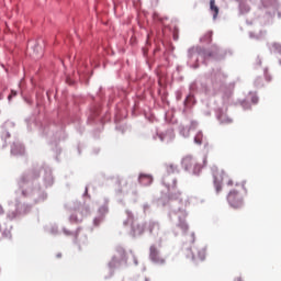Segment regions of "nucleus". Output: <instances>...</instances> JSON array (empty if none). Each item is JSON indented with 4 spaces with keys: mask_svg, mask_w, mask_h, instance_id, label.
I'll return each instance as SVG.
<instances>
[{
    "mask_svg": "<svg viewBox=\"0 0 281 281\" xmlns=\"http://www.w3.org/2000/svg\"><path fill=\"white\" fill-rule=\"evenodd\" d=\"M151 43H153V37H150V34H147L146 46L150 47Z\"/></svg>",
    "mask_w": 281,
    "mask_h": 281,
    "instance_id": "nucleus-50",
    "label": "nucleus"
},
{
    "mask_svg": "<svg viewBox=\"0 0 281 281\" xmlns=\"http://www.w3.org/2000/svg\"><path fill=\"white\" fill-rule=\"evenodd\" d=\"M167 49H168V52H175V46H172V44H169Z\"/></svg>",
    "mask_w": 281,
    "mask_h": 281,
    "instance_id": "nucleus-54",
    "label": "nucleus"
},
{
    "mask_svg": "<svg viewBox=\"0 0 281 281\" xmlns=\"http://www.w3.org/2000/svg\"><path fill=\"white\" fill-rule=\"evenodd\" d=\"M16 128V123H14V121H5L2 125H1V132H0V137L2 139L3 145L2 147L5 148V146H8V139H10V137H12V133H14V130Z\"/></svg>",
    "mask_w": 281,
    "mask_h": 281,
    "instance_id": "nucleus-18",
    "label": "nucleus"
},
{
    "mask_svg": "<svg viewBox=\"0 0 281 281\" xmlns=\"http://www.w3.org/2000/svg\"><path fill=\"white\" fill-rule=\"evenodd\" d=\"M126 218L123 221L124 227L131 228V236L136 238V236H142L145 232H148L149 236L154 238L158 246L161 247V244L168 240V233L161 228V224L157 220H149L143 224H139L137 215L131 210H125Z\"/></svg>",
    "mask_w": 281,
    "mask_h": 281,
    "instance_id": "nucleus-5",
    "label": "nucleus"
},
{
    "mask_svg": "<svg viewBox=\"0 0 281 281\" xmlns=\"http://www.w3.org/2000/svg\"><path fill=\"white\" fill-rule=\"evenodd\" d=\"M182 247L186 251V257L189 260H192V262H196L198 260H201V262H203V260H205V256L207 254L206 246L199 248V247H192V246L188 247V244H183Z\"/></svg>",
    "mask_w": 281,
    "mask_h": 281,
    "instance_id": "nucleus-14",
    "label": "nucleus"
},
{
    "mask_svg": "<svg viewBox=\"0 0 281 281\" xmlns=\"http://www.w3.org/2000/svg\"><path fill=\"white\" fill-rule=\"evenodd\" d=\"M45 95L47 97V100H50L49 92H46Z\"/></svg>",
    "mask_w": 281,
    "mask_h": 281,
    "instance_id": "nucleus-64",
    "label": "nucleus"
},
{
    "mask_svg": "<svg viewBox=\"0 0 281 281\" xmlns=\"http://www.w3.org/2000/svg\"><path fill=\"white\" fill-rule=\"evenodd\" d=\"M124 194H131L133 202L137 203V200L139 199L137 182L127 179L124 181L121 188L116 190L117 203H121V205H124V200L121 198Z\"/></svg>",
    "mask_w": 281,
    "mask_h": 281,
    "instance_id": "nucleus-10",
    "label": "nucleus"
},
{
    "mask_svg": "<svg viewBox=\"0 0 281 281\" xmlns=\"http://www.w3.org/2000/svg\"><path fill=\"white\" fill-rule=\"evenodd\" d=\"M248 36L252 41H262V38H265V36H267V32L266 31H260L259 33H256V32L250 31L248 33Z\"/></svg>",
    "mask_w": 281,
    "mask_h": 281,
    "instance_id": "nucleus-34",
    "label": "nucleus"
},
{
    "mask_svg": "<svg viewBox=\"0 0 281 281\" xmlns=\"http://www.w3.org/2000/svg\"><path fill=\"white\" fill-rule=\"evenodd\" d=\"M12 98H16V91L15 90H11V93L8 95V101L12 102Z\"/></svg>",
    "mask_w": 281,
    "mask_h": 281,
    "instance_id": "nucleus-47",
    "label": "nucleus"
},
{
    "mask_svg": "<svg viewBox=\"0 0 281 281\" xmlns=\"http://www.w3.org/2000/svg\"><path fill=\"white\" fill-rule=\"evenodd\" d=\"M231 97H232V92H225V93H224V98L229 99Z\"/></svg>",
    "mask_w": 281,
    "mask_h": 281,
    "instance_id": "nucleus-55",
    "label": "nucleus"
},
{
    "mask_svg": "<svg viewBox=\"0 0 281 281\" xmlns=\"http://www.w3.org/2000/svg\"><path fill=\"white\" fill-rule=\"evenodd\" d=\"M103 204L98 209L97 215L92 220V227H100L104 221H106V214H109V198L103 199Z\"/></svg>",
    "mask_w": 281,
    "mask_h": 281,
    "instance_id": "nucleus-17",
    "label": "nucleus"
},
{
    "mask_svg": "<svg viewBox=\"0 0 281 281\" xmlns=\"http://www.w3.org/2000/svg\"><path fill=\"white\" fill-rule=\"evenodd\" d=\"M63 234H64L65 236H74V237L76 238V233H74V232H71V231H69V229H67L66 227H63Z\"/></svg>",
    "mask_w": 281,
    "mask_h": 281,
    "instance_id": "nucleus-43",
    "label": "nucleus"
},
{
    "mask_svg": "<svg viewBox=\"0 0 281 281\" xmlns=\"http://www.w3.org/2000/svg\"><path fill=\"white\" fill-rule=\"evenodd\" d=\"M228 54L232 56V50L221 48L216 44H213L210 48H205V46L190 47L187 55V67L199 69L200 58L204 65H207V60H224Z\"/></svg>",
    "mask_w": 281,
    "mask_h": 281,
    "instance_id": "nucleus-6",
    "label": "nucleus"
},
{
    "mask_svg": "<svg viewBox=\"0 0 281 281\" xmlns=\"http://www.w3.org/2000/svg\"><path fill=\"white\" fill-rule=\"evenodd\" d=\"M82 228L78 227L75 232V239L74 243L77 245L79 251L82 250V247H87L89 245V238L87 237V234H81Z\"/></svg>",
    "mask_w": 281,
    "mask_h": 281,
    "instance_id": "nucleus-23",
    "label": "nucleus"
},
{
    "mask_svg": "<svg viewBox=\"0 0 281 281\" xmlns=\"http://www.w3.org/2000/svg\"><path fill=\"white\" fill-rule=\"evenodd\" d=\"M194 240H196V236L194 235V233H191V235H190L191 245H193Z\"/></svg>",
    "mask_w": 281,
    "mask_h": 281,
    "instance_id": "nucleus-51",
    "label": "nucleus"
},
{
    "mask_svg": "<svg viewBox=\"0 0 281 281\" xmlns=\"http://www.w3.org/2000/svg\"><path fill=\"white\" fill-rule=\"evenodd\" d=\"M212 36H214L213 31L206 32L202 37H200V43L203 45H210V43H212Z\"/></svg>",
    "mask_w": 281,
    "mask_h": 281,
    "instance_id": "nucleus-35",
    "label": "nucleus"
},
{
    "mask_svg": "<svg viewBox=\"0 0 281 281\" xmlns=\"http://www.w3.org/2000/svg\"><path fill=\"white\" fill-rule=\"evenodd\" d=\"M90 65L91 67H99L100 64L93 63V59H90Z\"/></svg>",
    "mask_w": 281,
    "mask_h": 281,
    "instance_id": "nucleus-53",
    "label": "nucleus"
},
{
    "mask_svg": "<svg viewBox=\"0 0 281 281\" xmlns=\"http://www.w3.org/2000/svg\"><path fill=\"white\" fill-rule=\"evenodd\" d=\"M11 155L13 157L25 156V145H23L19 139L13 140L11 144Z\"/></svg>",
    "mask_w": 281,
    "mask_h": 281,
    "instance_id": "nucleus-24",
    "label": "nucleus"
},
{
    "mask_svg": "<svg viewBox=\"0 0 281 281\" xmlns=\"http://www.w3.org/2000/svg\"><path fill=\"white\" fill-rule=\"evenodd\" d=\"M263 76L266 82H271L273 80V77L269 74V68L263 69Z\"/></svg>",
    "mask_w": 281,
    "mask_h": 281,
    "instance_id": "nucleus-40",
    "label": "nucleus"
},
{
    "mask_svg": "<svg viewBox=\"0 0 281 281\" xmlns=\"http://www.w3.org/2000/svg\"><path fill=\"white\" fill-rule=\"evenodd\" d=\"M121 120H122V116H120V114H115V123H116L115 128L119 131V133H122V135H124V133H126V131H128L130 127L127 124L117 123Z\"/></svg>",
    "mask_w": 281,
    "mask_h": 281,
    "instance_id": "nucleus-33",
    "label": "nucleus"
},
{
    "mask_svg": "<svg viewBox=\"0 0 281 281\" xmlns=\"http://www.w3.org/2000/svg\"><path fill=\"white\" fill-rule=\"evenodd\" d=\"M210 14L213 16V21H216L218 19V12H221V9L218 5H216V0H210V8H209Z\"/></svg>",
    "mask_w": 281,
    "mask_h": 281,
    "instance_id": "nucleus-31",
    "label": "nucleus"
},
{
    "mask_svg": "<svg viewBox=\"0 0 281 281\" xmlns=\"http://www.w3.org/2000/svg\"><path fill=\"white\" fill-rule=\"evenodd\" d=\"M128 259L130 257L128 252H126V249H124L122 246H117L115 248V254L108 262L109 273L104 277V280L113 278L117 269H128V267H131V261Z\"/></svg>",
    "mask_w": 281,
    "mask_h": 281,
    "instance_id": "nucleus-8",
    "label": "nucleus"
},
{
    "mask_svg": "<svg viewBox=\"0 0 281 281\" xmlns=\"http://www.w3.org/2000/svg\"><path fill=\"white\" fill-rule=\"evenodd\" d=\"M260 98H258L256 92H249L248 95L240 101V106L244 111H251V104H258Z\"/></svg>",
    "mask_w": 281,
    "mask_h": 281,
    "instance_id": "nucleus-22",
    "label": "nucleus"
},
{
    "mask_svg": "<svg viewBox=\"0 0 281 281\" xmlns=\"http://www.w3.org/2000/svg\"><path fill=\"white\" fill-rule=\"evenodd\" d=\"M206 164H207V157H204L203 158V165L206 166Z\"/></svg>",
    "mask_w": 281,
    "mask_h": 281,
    "instance_id": "nucleus-61",
    "label": "nucleus"
},
{
    "mask_svg": "<svg viewBox=\"0 0 281 281\" xmlns=\"http://www.w3.org/2000/svg\"><path fill=\"white\" fill-rule=\"evenodd\" d=\"M0 238H7V240H12V225L0 224Z\"/></svg>",
    "mask_w": 281,
    "mask_h": 281,
    "instance_id": "nucleus-28",
    "label": "nucleus"
},
{
    "mask_svg": "<svg viewBox=\"0 0 281 281\" xmlns=\"http://www.w3.org/2000/svg\"><path fill=\"white\" fill-rule=\"evenodd\" d=\"M211 170L213 176V186L215 188L216 194H221V192L223 191V183L226 182L227 186H234V181L229 179L225 171H218V167L216 166H213Z\"/></svg>",
    "mask_w": 281,
    "mask_h": 281,
    "instance_id": "nucleus-13",
    "label": "nucleus"
},
{
    "mask_svg": "<svg viewBox=\"0 0 281 281\" xmlns=\"http://www.w3.org/2000/svg\"><path fill=\"white\" fill-rule=\"evenodd\" d=\"M225 80H227V74L221 68L213 69L210 76L204 74L196 77V79L189 85V93L182 101L180 111L183 115H186L190 109L196 106V95H214V93L225 87Z\"/></svg>",
    "mask_w": 281,
    "mask_h": 281,
    "instance_id": "nucleus-3",
    "label": "nucleus"
},
{
    "mask_svg": "<svg viewBox=\"0 0 281 281\" xmlns=\"http://www.w3.org/2000/svg\"><path fill=\"white\" fill-rule=\"evenodd\" d=\"M181 166L186 170V172H189V175H194L195 177H199L201 175V166L196 162V159L192 156H187L182 158Z\"/></svg>",
    "mask_w": 281,
    "mask_h": 281,
    "instance_id": "nucleus-16",
    "label": "nucleus"
},
{
    "mask_svg": "<svg viewBox=\"0 0 281 281\" xmlns=\"http://www.w3.org/2000/svg\"><path fill=\"white\" fill-rule=\"evenodd\" d=\"M177 172H179L177 165L171 164L167 166V173L162 177V186L167 188L168 196L171 201L170 210L168 213L169 220H178L177 226L180 227L183 234H186V232L189 229L188 223H186L188 213H186V210L181 209V206H175L178 203L177 200L181 196V192L177 191V178L173 177V175Z\"/></svg>",
    "mask_w": 281,
    "mask_h": 281,
    "instance_id": "nucleus-4",
    "label": "nucleus"
},
{
    "mask_svg": "<svg viewBox=\"0 0 281 281\" xmlns=\"http://www.w3.org/2000/svg\"><path fill=\"white\" fill-rule=\"evenodd\" d=\"M259 10H262L269 16H276V12L278 14V19H281L280 10V0H260Z\"/></svg>",
    "mask_w": 281,
    "mask_h": 281,
    "instance_id": "nucleus-15",
    "label": "nucleus"
},
{
    "mask_svg": "<svg viewBox=\"0 0 281 281\" xmlns=\"http://www.w3.org/2000/svg\"><path fill=\"white\" fill-rule=\"evenodd\" d=\"M65 207L68 210V212H74L69 216L70 223H82V218L89 214V209H85L82 206V203L80 201H72L65 204Z\"/></svg>",
    "mask_w": 281,
    "mask_h": 281,
    "instance_id": "nucleus-12",
    "label": "nucleus"
},
{
    "mask_svg": "<svg viewBox=\"0 0 281 281\" xmlns=\"http://www.w3.org/2000/svg\"><path fill=\"white\" fill-rule=\"evenodd\" d=\"M161 32H162L164 36H166V27L165 26L161 27Z\"/></svg>",
    "mask_w": 281,
    "mask_h": 281,
    "instance_id": "nucleus-60",
    "label": "nucleus"
},
{
    "mask_svg": "<svg viewBox=\"0 0 281 281\" xmlns=\"http://www.w3.org/2000/svg\"><path fill=\"white\" fill-rule=\"evenodd\" d=\"M44 102H45V93L37 92L36 93V106H43Z\"/></svg>",
    "mask_w": 281,
    "mask_h": 281,
    "instance_id": "nucleus-37",
    "label": "nucleus"
},
{
    "mask_svg": "<svg viewBox=\"0 0 281 281\" xmlns=\"http://www.w3.org/2000/svg\"><path fill=\"white\" fill-rule=\"evenodd\" d=\"M173 41H179V35H177L176 33H173Z\"/></svg>",
    "mask_w": 281,
    "mask_h": 281,
    "instance_id": "nucleus-59",
    "label": "nucleus"
},
{
    "mask_svg": "<svg viewBox=\"0 0 281 281\" xmlns=\"http://www.w3.org/2000/svg\"><path fill=\"white\" fill-rule=\"evenodd\" d=\"M23 100L26 104H29V106H32V104H34V101H32V99L27 98V97H23Z\"/></svg>",
    "mask_w": 281,
    "mask_h": 281,
    "instance_id": "nucleus-48",
    "label": "nucleus"
},
{
    "mask_svg": "<svg viewBox=\"0 0 281 281\" xmlns=\"http://www.w3.org/2000/svg\"><path fill=\"white\" fill-rule=\"evenodd\" d=\"M194 144H196L198 146H201V144H203V132L199 131L194 138H193Z\"/></svg>",
    "mask_w": 281,
    "mask_h": 281,
    "instance_id": "nucleus-38",
    "label": "nucleus"
},
{
    "mask_svg": "<svg viewBox=\"0 0 281 281\" xmlns=\"http://www.w3.org/2000/svg\"><path fill=\"white\" fill-rule=\"evenodd\" d=\"M104 92L102 91V87L99 88L97 92V97L91 95V103L86 111L87 125L88 126H97V131H100L102 126H104V120L100 116L102 111V102H104Z\"/></svg>",
    "mask_w": 281,
    "mask_h": 281,
    "instance_id": "nucleus-7",
    "label": "nucleus"
},
{
    "mask_svg": "<svg viewBox=\"0 0 281 281\" xmlns=\"http://www.w3.org/2000/svg\"><path fill=\"white\" fill-rule=\"evenodd\" d=\"M82 150H85V145L83 144H78L77 145V155H82Z\"/></svg>",
    "mask_w": 281,
    "mask_h": 281,
    "instance_id": "nucleus-45",
    "label": "nucleus"
},
{
    "mask_svg": "<svg viewBox=\"0 0 281 281\" xmlns=\"http://www.w3.org/2000/svg\"><path fill=\"white\" fill-rule=\"evenodd\" d=\"M160 142H166V144H170L175 139V130L168 128L165 133H157Z\"/></svg>",
    "mask_w": 281,
    "mask_h": 281,
    "instance_id": "nucleus-27",
    "label": "nucleus"
},
{
    "mask_svg": "<svg viewBox=\"0 0 281 281\" xmlns=\"http://www.w3.org/2000/svg\"><path fill=\"white\" fill-rule=\"evenodd\" d=\"M43 173V182L45 188H52L54 186V173L52 167L45 162L33 165L31 169L23 172L18 179V187L21 191L22 199H26L29 203L21 202L15 199L14 211L7 213L9 221H19L23 216H27L29 212H32V205H41L47 201V191L41 187V173Z\"/></svg>",
    "mask_w": 281,
    "mask_h": 281,
    "instance_id": "nucleus-1",
    "label": "nucleus"
},
{
    "mask_svg": "<svg viewBox=\"0 0 281 281\" xmlns=\"http://www.w3.org/2000/svg\"><path fill=\"white\" fill-rule=\"evenodd\" d=\"M93 76V70L89 67V64L85 60L79 61L77 68V77H66L67 85H74L77 80H80L83 85H89V80Z\"/></svg>",
    "mask_w": 281,
    "mask_h": 281,
    "instance_id": "nucleus-11",
    "label": "nucleus"
},
{
    "mask_svg": "<svg viewBox=\"0 0 281 281\" xmlns=\"http://www.w3.org/2000/svg\"><path fill=\"white\" fill-rule=\"evenodd\" d=\"M238 3L239 14H248L250 12L251 7L249 5V0H240L236 1Z\"/></svg>",
    "mask_w": 281,
    "mask_h": 281,
    "instance_id": "nucleus-30",
    "label": "nucleus"
},
{
    "mask_svg": "<svg viewBox=\"0 0 281 281\" xmlns=\"http://www.w3.org/2000/svg\"><path fill=\"white\" fill-rule=\"evenodd\" d=\"M153 175L150 173H139L138 175V183L143 186V188H148V186H153Z\"/></svg>",
    "mask_w": 281,
    "mask_h": 281,
    "instance_id": "nucleus-26",
    "label": "nucleus"
},
{
    "mask_svg": "<svg viewBox=\"0 0 281 281\" xmlns=\"http://www.w3.org/2000/svg\"><path fill=\"white\" fill-rule=\"evenodd\" d=\"M44 232L50 234V236H60V229H58V224L56 223L46 224Z\"/></svg>",
    "mask_w": 281,
    "mask_h": 281,
    "instance_id": "nucleus-29",
    "label": "nucleus"
},
{
    "mask_svg": "<svg viewBox=\"0 0 281 281\" xmlns=\"http://www.w3.org/2000/svg\"><path fill=\"white\" fill-rule=\"evenodd\" d=\"M165 120H166V122H170V121L168 120V113L165 114Z\"/></svg>",
    "mask_w": 281,
    "mask_h": 281,
    "instance_id": "nucleus-63",
    "label": "nucleus"
},
{
    "mask_svg": "<svg viewBox=\"0 0 281 281\" xmlns=\"http://www.w3.org/2000/svg\"><path fill=\"white\" fill-rule=\"evenodd\" d=\"M257 65H262V59H260V57L257 58Z\"/></svg>",
    "mask_w": 281,
    "mask_h": 281,
    "instance_id": "nucleus-58",
    "label": "nucleus"
},
{
    "mask_svg": "<svg viewBox=\"0 0 281 281\" xmlns=\"http://www.w3.org/2000/svg\"><path fill=\"white\" fill-rule=\"evenodd\" d=\"M215 117L220 124H232L233 120L227 116V108L225 105L214 108Z\"/></svg>",
    "mask_w": 281,
    "mask_h": 281,
    "instance_id": "nucleus-21",
    "label": "nucleus"
},
{
    "mask_svg": "<svg viewBox=\"0 0 281 281\" xmlns=\"http://www.w3.org/2000/svg\"><path fill=\"white\" fill-rule=\"evenodd\" d=\"M82 196H88V198H90V195H89V187H86V188H85V192H83Z\"/></svg>",
    "mask_w": 281,
    "mask_h": 281,
    "instance_id": "nucleus-52",
    "label": "nucleus"
},
{
    "mask_svg": "<svg viewBox=\"0 0 281 281\" xmlns=\"http://www.w3.org/2000/svg\"><path fill=\"white\" fill-rule=\"evenodd\" d=\"M269 49L272 54H277L278 56V63L281 67V43L280 42H273L270 46Z\"/></svg>",
    "mask_w": 281,
    "mask_h": 281,
    "instance_id": "nucleus-32",
    "label": "nucleus"
},
{
    "mask_svg": "<svg viewBox=\"0 0 281 281\" xmlns=\"http://www.w3.org/2000/svg\"><path fill=\"white\" fill-rule=\"evenodd\" d=\"M99 153H100V148L93 149V154H94V155H98Z\"/></svg>",
    "mask_w": 281,
    "mask_h": 281,
    "instance_id": "nucleus-57",
    "label": "nucleus"
},
{
    "mask_svg": "<svg viewBox=\"0 0 281 281\" xmlns=\"http://www.w3.org/2000/svg\"><path fill=\"white\" fill-rule=\"evenodd\" d=\"M4 211H3V206L0 205V215L3 214Z\"/></svg>",
    "mask_w": 281,
    "mask_h": 281,
    "instance_id": "nucleus-62",
    "label": "nucleus"
},
{
    "mask_svg": "<svg viewBox=\"0 0 281 281\" xmlns=\"http://www.w3.org/2000/svg\"><path fill=\"white\" fill-rule=\"evenodd\" d=\"M145 120H147V122H155V114L150 113V112H145L144 113Z\"/></svg>",
    "mask_w": 281,
    "mask_h": 281,
    "instance_id": "nucleus-41",
    "label": "nucleus"
},
{
    "mask_svg": "<svg viewBox=\"0 0 281 281\" xmlns=\"http://www.w3.org/2000/svg\"><path fill=\"white\" fill-rule=\"evenodd\" d=\"M254 85L257 89H262V87H265V81L262 80V77H257Z\"/></svg>",
    "mask_w": 281,
    "mask_h": 281,
    "instance_id": "nucleus-39",
    "label": "nucleus"
},
{
    "mask_svg": "<svg viewBox=\"0 0 281 281\" xmlns=\"http://www.w3.org/2000/svg\"><path fill=\"white\" fill-rule=\"evenodd\" d=\"M246 194L247 188H245V181H243L240 189H233L226 195L229 207H232V210H243V207H245Z\"/></svg>",
    "mask_w": 281,
    "mask_h": 281,
    "instance_id": "nucleus-9",
    "label": "nucleus"
},
{
    "mask_svg": "<svg viewBox=\"0 0 281 281\" xmlns=\"http://www.w3.org/2000/svg\"><path fill=\"white\" fill-rule=\"evenodd\" d=\"M150 211V204H148L147 202L143 204V212H149Z\"/></svg>",
    "mask_w": 281,
    "mask_h": 281,
    "instance_id": "nucleus-49",
    "label": "nucleus"
},
{
    "mask_svg": "<svg viewBox=\"0 0 281 281\" xmlns=\"http://www.w3.org/2000/svg\"><path fill=\"white\" fill-rule=\"evenodd\" d=\"M151 1V5H157V3H159V0H150Z\"/></svg>",
    "mask_w": 281,
    "mask_h": 281,
    "instance_id": "nucleus-56",
    "label": "nucleus"
},
{
    "mask_svg": "<svg viewBox=\"0 0 281 281\" xmlns=\"http://www.w3.org/2000/svg\"><path fill=\"white\" fill-rule=\"evenodd\" d=\"M109 91L108 106H111V103L115 102V98H119L120 101H122L126 99V95H128V90L124 89L123 87H116Z\"/></svg>",
    "mask_w": 281,
    "mask_h": 281,
    "instance_id": "nucleus-19",
    "label": "nucleus"
},
{
    "mask_svg": "<svg viewBox=\"0 0 281 281\" xmlns=\"http://www.w3.org/2000/svg\"><path fill=\"white\" fill-rule=\"evenodd\" d=\"M212 102H205L204 108H202V113L205 115V117H210L212 115Z\"/></svg>",
    "mask_w": 281,
    "mask_h": 281,
    "instance_id": "nucleus-36",
    "label": "nucleus"
},
{
    "mask_svg": "<svg viewBox=\"0 0 281 281\" xmlns=\"http://www.w3.org/2000/svg\"><path fill=\"white\" fill-rule=\"evenodd\" d=\"M57 115L58 119L54 122L44 121L41 123V121H38L34 115L25 119L27 131H34V128H37L41 135L48 139V144H50L52 150L56 155V161H58V155L63 153V148L58 146V142L67 139V134L65 133V124H67L69 121H74L76 131H78L80 135L85 133V127H82V121L80 117L76 116L75 119H71V114H69V110L67 108V102L64 101L60 103Z\"/></svg>",
    "mask_w": 281,
    "mask_h": 281,
    "instance_id": "nucleus-2",
    "label": "nucleus"
},
{
    "mask_svg": "<svg viewBox=\"0 0 281 281\" xmlns=\"http://www.w3.org/2000/svg\"><path fill=\"white\" fill-rule=\"evenodd\" d=\"M196 126H199V122L196 121H191L190 125H179V135L184 139H188V137H190V132L196 131Z\"/></svg>",
    "mask_w": 281,
    "mask_h": 281,
    "instance_id": "nucleus-25",
    "label": "nucleus"
},
{
    "mask_svg": "<svg viewBox=\"0 0 281 281\" xmlns=\"http://www.w3.org/2000/svg\"><path fill=\"white\" fill-rule=\"evenodd\" d=\"M153 19L154 21H157L158 23H164V19L161 16H159V13L155 12L153 14Z\"/></svg>",
    "mask_w": 281,
    "mask_h": 281,
    "instance_id": "nucleus-44",
    "label": "nucleus"
},
{
    "mask_svg": "<svg viewBox=\"0 0 281 281\" xmlns=\"http://www.w3.org/2000/svg\"><path fill=\"white\" fill-rule=\"evenodd\" d=\"M130 256L132 257V259H133V265L135 266V267H137L138 265H139V261L137 260V256H135V252L133 251V250H130Z\"/></svg>",
    "mask_w": 281,
    "mask_h": 281,
    "instance_id": "nucleus-42",
    "label": "nucleus"
},
{
    "mask_svg": "<svg viewBox=\"0 0 281 281\" xmlns=\"http://www.w3.org/2000/svg\"><path fill=\"white\" fill-rule=\"evenodd\" d=\"M149 260L159 267H164V265H166V259L161 257V251H159L155 245L149 247Z\"/></svg>",
    "mask_w": 281,
    "mask_h": 281,
    "instance_id": "nucleus-20",
    "label": "nucleus"
},
{
    "mask_svg": "<svg viewBox=\"0 0 281 281\" xmlns=\"http://www.w3.org/2000/svg\"><path fill=\"white\" fill-rule=\"evenodd\" d=\"M183 98V93L181 91H176V100L177 102H181V99Z\"/></svg>",
    "mask_w": 281,
    "mask_h": 281,
    "instance_id": "nucleus-46",
    "label": "nucleus"
}]
</instances>
